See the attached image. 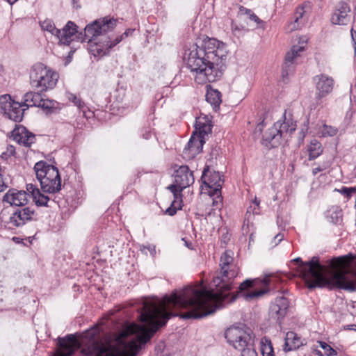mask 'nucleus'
<instances>
[{
    "instance_id": "1",
    "label": "nucleus",
    "mask_w": 356,
    "mask_h": 356,
    "mask_svg": "<svg viewBox=\"0 0 356 356\" xmlns=\"http://www.w3.org/2000/svg\"><path fill=\"white\" fill-rule=\"evenodd\" d=\"M233 255L234 252L227 250L220 257V270L215 273L211 281L216 291L204 286H186L164 296L159 306L143 311L138 316V321L142 323L139 330L144 334L145 341L165 325L172 316L197 319L214 313L217 307H213V305L227 300L231 295L234 280L238 273V269L232 263Z\"/></svg>"
},
{
    "instance_id": "2",
    "label": "nucleus",
    "mask_w": 356,
    "mask_h": 356,
    "mask_svg": "<svg viewBox=\"0 0 356 356\" xmlns=\"http://www.w3.org/2000/svg\"><path fill=\"white\" fill-rule=\"evenodd\" d=\"M223 44L214 38L196 43L185 54L187 67L196 73L199 84L214 82L220 79L226 70L227 55Z\"/></svg>"
},
{
    "instance_id": "3",
    "label": "nucleus",
    "mask_w": 356,
    "mask_h": 356,
    "mask_svg": "<svg viewBox=\"0 0 356 356\" xmlns=\"http://www.w3.org/2000/svg\"><path fill=\"white\" fill-rule=\"evenodd\" d=\"M292 261L298 264L300 274L305 279L309 289L327 287L329 289L337 288L349 291H356L353 277L346 271L337 272L330 277L323 275L321 270L324 266L321 264L318 257L314 256L305 262L300 257H297Z\"/></svg>"
},
{
    "instance_id": "4",
    "label": "nucleus",
    "mask_w": 356,
    "mask_h": 356,
    "mask_svg": "<svg viewBox=\"0 0 356 356\" xmlns=\"http://www.w3.org/2000/svg\"><path fill=\"white\" fill-rule=\"evenodd\" d=\"M33 169L44 193L54 194L61 190V178L56 167L40 161L35 164Z\"/></svg>"
},
{
    "instance_id": "5",
    "label": "nucleus",
    "mask_w": 356,
    "mask_h": 356,
    "mask_svg": "<svg viewBox=\"0 0 356 356\" xmlns=\"http://www.w3.org/2000/svg\"><path fill=\"white\" fill-rule=\"evenodd\" d=\"M58 74L41 63L34 64L30 70V83L38 92L53 89L58 80Z\"/></svg>"
},
{
    "instance_id": "6",
    "label": "nucleus",
    "mask_w": 356,
    "mask_h": 356,
    "mask_svg": "<svg viewBox=\"0 0 356 356\" xmlns=\"http://www.w3.org/2000/svg\"><path fill=\"white\" fill-rule=\"evenodd\" d=\"M270 278L266 275L263 279H247L239 285L236 295H232L231 302L234 301L238 295L245 300H252L262 296L269 291Z\"/></svg>"
},
{
    "instance_id": "7",
    "label": "nucleus",
    "mask_w": 356,
    "mask_h": 356,
    "mask_svg": "<svg viewBox=\"0 0 356 356\" xmlns=\"http://www.w3.org/2000/svg\"><path fill=\"white\" fill-rule=\"evenodd\" d=\"M202 184L210 189L209 195L216 196V200H213V204L218 205L222 202L221 189L224 183L223 175L218 171H211L209 166L204 168L201 177Z\"/></svg>"
},
{
    "instance_id": "8",
    "label": "nucleus",
    "mask_w": 356,
    "mask_h": 356,
    "mask_svg": "<svg viewBox=\"0 0 356 356\" xmlns=\"http://www.w3.org/2000/svg\"><path fill=\"white\" fill-rule=\"evenodd\" d=\"M118 20L114 18L104 17L88 24L84 29V40L88 42L96 40L97 38L116 26Z\"/></svg>"
},
{
    "instance_id": "9",
    "label": "nucleus",
    "mask_w": 356,
    "mask_h": 356,
    "mask_svg": "<svg viewBox=\"0 0 356 356\" xmlns=\"http://www.w3.org/2000/svg\"><path fill=\"white\" fill-rule=\"evenodd\" d=\"M23 102L21 103L13 100L8 94L0 96V109L8 118L14 122H19L23 120L25 108L23 107Z\"/></svg>"
},
{
    "instance_id": "10",
    "label": "nucleus",
    "mask_w": 356,
    "mask_h": 356,
    "mask_svg": "<svg viewBox=\"0 0 356 356\" xmlns=\"http://www.w3.org/2000/svg\"><path fill=\"white\" fill-rule=\"evenodd\" d=\"M225 337L235 349L247 346L250 341V334L238 327H229L225 332Z\"/></svg>"
},
{
    "instance_id": "11",
    "label": "nucleus",
    "mask_w": 356,
    "mask_h": 356,
    "mask_svg": "<svg viewBox=\"0 0 356 356\" xmlns=\"http://www.w3.org/2000/svg\"><path fill=\"white\" fill-rule=\"evenodd\" d=\"M134 31V29H129L122 35L117 36L113 40H111L110 37L106 36L102 42H95L96 47L92 49L94 56L102 57L108 55L111 49L122 40L124 35L127 37L131 35Z\"/></svg>"
},
{
    "instance_id": "12",
    "label": "nucleus",
    "mask_w": 356,
    "mask_h": 356,
    "mask_svg": "<svg viewBox=\"0 0 356 356\" xmlns=\"http://www.w3.org/2000/svg\"><path fill=\"white\" fill-rule=\"evenodd\" d=\"M35 215V210L29 207L17 208L9 218L8 224L12 227H19L31 221Z\"/></svg>"
},
{
    "instance_id": "13",
    "label": "nucleus",
    "mask_w": 356,
    "mask_h": 356,
    "mask_svg": "<svg viewBox=\"0 0 356 356\" xmlns=\"http://www.w3.org/2000/svg\"><path fill=\"white\" fill-rule=\"evenodd\" d=\"M289 307V300L282 296H277L270 307V317L275 320L277 323L281 324L282 321L285 317Z\"/></svg>"
},
{
    "instance_id": "14",
    "label": "nucleus",
    "mask_w": 356,
    "mask_h": 356,
    "mask_svg": "<svg viewBox=\"0 0 356 356\" xmlns=\"http://www.w3.org/2000/svg\"><path fill=\"white\" fill-rule=\"evenodd\" d=\"M351 9L348 3L339 1L331 16V22L335 25H347L351 20Z\"/></svg>"
},
{
    "instance_id": "15",
    "label": "nucleus",
    "mask_w": 356,
    "mask_h": 356,
    "mask_svg": "<svg viewBox=\"0 0 356 356\" xmlns=\"http://www.w3.org/2000/svg\"><path fill=\"white\" fill-rule=\"evenodd\" d=\"M314 81L316 83V98L321 99L332 91L334 80L332 77L325 74L315 76Z\"/></svg>"
},
{
    "instance_id": "16",
    "label": "nucleus",
    "mask_w": 356,
    "mask_h": 356,
    "mask_svg": "<svg viewBox=\"0 0 356 356\" xmlns=\"http://www.w3.org/2000/svg\"><path fill=\"white\" fill-rule=\"evenodd\" d=\"M28 197H30V193L27 191L10 188L3 195V202L9 204L10 206L20 208L27 204L29 201Z\"/></svg>"
},
{
    "instance_id": "17",
    "label": "nucleus",
    "mask_w": 356,
    "mask_h": 356,
    "mask_svg": "<svg viewBox=\"0 0 356 356\" xmlns=\"http://www.w3.org/2000/svg\"><path fill=\"white\" fill-rule=\"evenodd\" d=\"M11 134L14 140L26 147H30L35 142V135L23 125L16 124Z\"/></svg>"
},
{
    "instance_id": "18",
    "label": "nucleus",
    "mask_w": 356,
    "mask_h": 356,
    "mask_svg": "<svg viewBox=\"0 0 356 356\" xmlns=\"http://www.w3.org/2000/svg\"><path fill=\"white\" fill-rule=\"evenodd\" d=\"M175 183L184 189L194 183L193 172L191 171L187 165H181L175 171Z\"/></svg>"
},
{
    "instance_id": "19",
    "label": "nucleus",
    "mask_w": 356,
    "mask_h": 356,
    "mask_svg": "<svg viewBox=\"0 0 356 356\" xmlns=\"http://www.w3.org/2000/svg\"><path fill=\"white\" fill-rule=\"evenodd\" d=\"M305 48L301 46H293L291 51L286 54L284 65L282 68V76L285 77L292 74L294 71L296 59L300 56V53L303 51Z\"/></svg>"
},
{
    "instance_id": "20",
    "label": "nucleus",
    "mask_w": 356,
    "mask_h": 356,
    "mask_svg": "<svg viewBox=\"0 0 356 356\" xmlns=\"http://www.w3.org/2000/svg\"><path fill=\"white\" fill-rule=\"evenodd\" d=\"M60 347L59 356H72L78 348V342L73 334H67L64 338L58 339Z\"/></svg>"
},
{
    "instance_id": "21",
    "label": "nucleus",
    "mask_w": 356,
    "mask_h": 356,
    "mask_svg": "<svg viewBox=\"0 0 356 356\" xmlns=\"http://www.w3.org/2000/svg\"><path fill=\"white\" fill-rule=\"evenodd\" d=\"M273 126L279 131V134H282V138H285L288 134H291L296 129V122L294 121L290 113L287 114L286 111L284 113L283 121L278 120L273 124Z\"/></svg>"
},
{
    "instance_id": "22",
    "label": "nucleus",
    "mask_w": 356,
    "mask_h": 356,
    "mask_svg": "<svg viewBox=\"0 0 356 356\" xmlns=\"http://www.w3.org/2000/svg\"><path fill=\"white\" fill-rule=\"evenodd\" d=\"M282 134L273 125L268 128L262 135V145L268 149L278 147L282 140Z\"/></svg>"
},
{
    "instance_id": "23",
    "label": "nucleus",
    "mask_w": 356,
    "mask_h": 356,
    "mask_svg": "<svg viewBox=\"0 0 356 356\" xmlns=\"http://www.w3.org/2000/svg\"><path fill=\"white\" fill-rule=\"evenodd\" d=\"M205 143V139L203 136H198L193 133L187 146L184 149V153H188V156L194 157L202 151L203 145Z\"/></svg>"
},
{
    "instance_id": "24",
    "label": "nucleus",
    "mask_w": 356,
    "mask_h": 356,
    "mask_svg": "<svg viewBox=\"0 0 356 356\" xmlns=\"http://www.w3.org/2000/svg\"><path fill=\"white\" fill-rule=\"evenodd\" d=\"M212 122L207 115H200L196 118L195 123V133L198 136H203L208 135L212 131Z\"/></svg>"
},
{
    "instance_id": "25",
    "label": "nucleus",
    "mask_w": 356,
    "mask_h": 356,
    "mask_svg": "<svg viewBox=\"0 0 356 356\" xmlns=\"http://www.w3.org/2000/svg\"><path fill=\"white\" fill-rule=\"evenodd\" d=\"M26 191L30 193V197L33 198V201L37 207H50L48 204L50 198L47 195L42 194L35 185L27 184Z\"/></svg>"
},
{
    "instance_id": "26",
    "label": "nucleus",
    "mask_w": 356,
    "mask_h": 356,
    "mask_svg": "<svg viewBox=\"0 0 356 356\" xmlns=\"http://www.w3.org/2000/svg\"><path fill=\"white\" fill-rule=\"evenodd\" d=\"M77 26L72 22L69 21L65 26L60 29V33L58 36L59 42L63 44L70 45L72 42V37L77 32Z\"/></svg>"
},
{
    "instance_id": "27",
    "label": "nucleus",
    "mask_w": 356,
    "mask_h": 356,
    "mask_svg": "<svg viewBox=\"0 0 356 356\" xmlns=\"http://www.w3.org/2000/svg\"><path fill=\"white\" fill-rule=\"evenodd\" d=\"M302 345L301 338L294 332H288L286 334L284 350L289 352L300 348Z\"/></svg>"
},
{
    "instance_id": "28",
    "label": "nucleus",
    "mask_w": 356,
    "mask_h": 356,
    "mask_svg": "<svg viewBox=\"0 0 356 356\" xmlns=\"http://www.w3.org/2000/svg\"><path fill=\"white\" fill-rule=\"evenodd\" d=\"M42 92H28L23 97V104L26 108L32 106L40 107L42 101Z\"/></svg>"
},
{
    "instance_id": "29",
    "label": "nucleus",
    "mask_w": 356,
    "mask_h": 356,
    "mask_svg": "<svg viewBox=\"0 0 356 356\" xmlns=\"http://www.w3.org/2000/svg\"><path fill=\"white\" fill-rule=\"evenodd\" d=\"M323 147L320 142L316 139L311 140L310 144L307 147V151L309 152V161L316 159L323 153Z\"/></svg>"
},
{
    "instance_id": "30",
    "label": "nucleus",
    "mask_w": 356,
    "mask_h": 356,
    "mask_svg": "<svg viewBox=\"0 0 356 356\" xmlns=\"http://www.w3.org/2000/svg\"><path fill=\"white\" fill-rule=\"evenodd\" d=\"M206 100L213 106L214 109L219 108L222 102L221 93L218 90L208 89L206 94Z\"/></svg>"
},
{
    "instance_id": "31",
    "label": "nucleus",
    "mask_w": 356,
    "mask_h": 356,
    "mask_svg": "<svg viewBox=\"0 0 356 356\" xmlns=\"http://www.w3.org/2000/svg\"><path fill=\"white\" fill-rule=\"evenodd\" d=\"M59 104L54 100L42 99L40 108H42L47 113H56L59 111Z\"/></svg>"
},
{
    "instance_id": "32",
    "label": "nucleus",
    "mask_w": 356,
    "mask_h": 356,
    "mask_svg": "<svg viewBox=\"0 0 356 356\" xmlns=\"http://www.w3.org/2000/svg\"><path fill=\"white\" fill-rule=\"evenodd\" d=\"M243 15H247L250 20L254 21L257 24H260L264 22L252 12V10L247 8L243 6H240L238 12V16H243Z\"/></svg>"
},
{
    "instance_id": "33",
    "label": "nucleus",
    "mask_w": 356,
    "mask_h": 356,
    "mask_svg": "<svg viewBox=\"0 0 356 356\" xmlns=\"http://www.w3.org/2000/svg\"><path fill=\"white\" fill-rule=\"evenodd\" d=\"M40 26L42 30L51 33L57 38L60 33V29H57L55 26L54 23L51 19H45L40 22Z\"/></svg>"
},
{
    "instance_id": "34",
    "label": "nucleus",
    "mask_w": 356,
    "mask_h": 356,
    "mask_svg": "<svg viewBox=\"0 0 356 356\" xmlns=\"http://www.w3.org/2000/svg\"><path fill=\"white\" fill-rule=\"evenodd\" d=\"M343 212L341 209L336 208L330 214L331 222L334 224H340L342 221Z\"/></svg>"
},
{
    "instance_id": "35",
    "label": "nucleus",
    "mask_w": 356,
    "mask_h": 356,
    "mask_svg": "<svg viewBox=\"0 0 356 356\" xmlns=\"http://www.w3.org/2000/svg\"><path fill=\"white\" fill-rule=\"evenodd\" d=\"M237 350L241 352V356H257L256 350L250 345V341H248L247 346H244L241 348H237Z\"/></svg>"
},
{
    "instance_id": "36",
    "label": "nucleus",
    "mask_w": 356,
    "mask_h": 356,
    "mask_svg": "<svg viewBox=\"0 0 356 356\" xmlns=\"http://www.w3.org/2000/svg\"><path fill=\"white\" fill-rule=\"evenodd\" d=\"M267 343H262L261 353L263 356H275L273 344L270 341H266Z\"/></svg>"
},
{
    "instance_id": "37",
    "label": "nucleus",
    "mask_w": 356,
    "mask_h": 356,
    "mask_svg": "<svg viewBox=\"0 0 356 356\" xmlns=\"http://www.w3.org/2000/svg\"><path fill=\"white\" fill-rule=\"evenodd\" d=\"M337 129L336 127L324 124L323 126L321 132L324 137L326 136H334L337 134Z\"/></svg>"
},
{
    "instance_id": "38",
    "label": "nucleus",
    "mask_w": 356,
    "mask_h": 356,
    "mask_svg": "<svg viewBox=\"0 0 356 356\" xmlns=\"http://www.w3.org/2000/svg\"><path fill=\"white\" fill-rule=\"evenodd\" d=\"M320 347L325 350L327 356H334L337 355V352L325 341H319Z\"/></svg>"
},
{
    "instance_id": "39",
    "label": "nucleus",
    "mask_w": 356,
    "mask_h": 356,
    "mask_svg": "<svg viewBox=\"0 0 356 356\" xmlns=\"http://www.w3.org/2000/svg\"><path fill=\"white\" fill-rule=\"evenodd\" d=\"M168 188L172 193L174 198L179 199L182 197L181 191L184 189H181L179 186L175 183V184L170 185Z\"/></svg>"
},
{
    "instance_id": "40",
    "label": "nucleus",
    "mask_w": 356,
    "mask_h": 356,
    "mask_svg": "<svg viewBox=\"0 0 356 356\" xmlns=\"http://www.w3.org/2000/svg\"><path fill=\"white\" fill-rule=\"evenodd\" d=\"M337 191L349 199L352 196L353 193L356 192V188L353 187L348 188L343 186L341 189L337 190Z\"/></svg>"
},
{
    "instance_id": "41",
    "label": "nucleus",
    "mask_w": 356,
    "mask_h": 356,
    "mask_svg": "<svg viewBox=\"0 0 356 356\" xmlns=\"http://www.w3.org/2000/svg\"><path fill=\"white\" fill-rule=\"evenodd\" d=\"M110 356H136V354L129 353V351L126 348H124L122 349H116L115 351Z\"/></svg>"
},
{
    "instance_id": "42",
    "label": "nucleus",
    "mask_w": 356,
    "mask_h": 356,
    "mask_svg": "<svg viewBox=\"0 0 356 356\" xmlns=\"http://www.w3.org/2000/svg\"><path fill=\"white\" fill-rule=\"evenodd\" d=\"M71 96H72V99L70 98V99L72 100V102L74 103V104L75 106H76L79 108L81 109L83 113H85L86 111L84 110V107H85L84 102H82L80 98L77 97L76 96H75L74 95H71Z\"/></svg>"
},
{
    "instance_id": "43",
    "label": "nucleus",
    "mask_w": 356,
    "mask_h": 356,
    "mask_svg": "<svg viewBox=\"0 0 356 356\" xmlns=\"http://www.w3.org/2000/svg\"><path fill=\"white\" fill-rule=\"evenodd\" d=\"M15 153V147L13 145H9L6 147V151L2 153L1 158L7 159L8 158L13 156Z\"/></svg>"
},
{
    "instance_id": "44",
    "label": "nucleus",
    "mask_w": 356,
    "mask_h": 356,
    "mask_svg": "<svg viewBox=\"0 0 356 356\" xmlns=\"http://www.w3.org/2000/svg\"><path fill=\"white\" fill-rule=\"evenodd\" d=\"M330 165V163L329 162H323L321 165H319L318 167L313 168L312 175L315 176L318 172L327 169Z\"/></svg>"
},
{
    "instance_id": "45",
    "label": "nucleus",
    "mask_w": 356,
    "mask_h": 356,
    "mask_svg": "<svg viewBox=\"0 0 356 356\" xmlns=\"http://www.w3.org/2000/svg\"><path fill=\"white\" fill-rule=\"evenodd\" d=\"M305 13L304 7L299 6L296 8V13L294 14V24L298 23L299 19H300Z\"/></svg>"
},
{
    "instance_id": "46",
    "label": "nucleus",
    "mask_w": 356,
    "mask_h": 356,
    "mask_svg": "<svg viewBox=\"0 0 356 356\" xmlns=\"http://www.w3.org/2000/svg\"><path fill=\"white\" fill-rule=\"evenodd\" d=\"M344 257H338V258H333L330 261V266L332 268H337L338 266H341L343 263Z\"/></svg>"
},
{
    "instance_id": "47",
    "label": "nucleus",
    "mask_w": 356,
    "mask_h": 356,
    "mask_svg": "<svg viewBox=\"0 0 356 356\" xmlns=\"http://www.w3.org/2000/svg\"><path fill=\"white\" fill-rule=\"evenodd\" d=\"M8 186L3 179L2 168L0 166V192L3 191Z\"/></svg>"
},
{
    "instance_id": "48",
    "label": "nucleus",
    "mask_w": 356,
    "mask_h": 356,
    "mask_svg": "<svg viewBox=\"0 0 356 356\" xmlns=\"http://www.w3.org/2000/svg\"><path fill=\"white\" fill-rule=\"evenodd\" d=\"M177 210H179V209H177L174 205H170L166 210H165V213L170 216H173L174 215L176 214Z\"/></svg>"
},
{
    "instance_id": "49",
    "label": "nucleus",
    "mask_w": 356,
    "mask_h": 356,
    "mask_svg": "<svg viewBox=\"0 0 356 356\" xmlns=\"http://www.w3.org/2000/svg\"><path fill=\"white\" fill-rule=\"evenodd\" d=\"M170 205H174L177 209H182V197H180L179 199L174 198V200L172 202Z\"/></svg>"
},
{
    "instance_id": "50",
    "label": "nucleus",
    "mask_w": 356,
    "mask_h": 356,
    "mask_svg": "<svg viewBox=\"0 0 356 356\" xmlns=\"http://www.w3.org/2000/svg\"><path fill=\"white\" fill-rule=\"evenodd\" d=\"M284 239V235L282 234H277L275 237V245L280 243Z\"/></svg>"
},
{
    "instance_id": "51",
    "label": "nucleus",
    "mask_w": 356,
    "mask_h": 356,
    "mask_svg": "<svg viewBox=\"0 0 356 356\" xmlns=\"http://www.w3.org/2000/svg\"><path fill=\"white\" fill-rule=\"evenodd\" d=\"M79 1L80 0H72V4L74 8L76 10L81 8V6Z\"/></svg>"
},
{
    "instance_id": "52",
    "label": "nucleus",
    "mask_w": 356,
    "mask_h": 356,
    "mask_svg": "<svg viewBox=\"0 0 356 356\" xmlns=\"http://www.w3.org/2000/svg\"><path fill=\"white\" fill-rule=\"evenodd\" d=\"M231 27L233 31H240L241 28L232 20L231 22Z\"/></svg>"
},
{
    "instance_id": "53",
    "label": "nucleus",
    "mask_w": 356,
    "mask_h": 356,
    "mask_svg": "<svg viewBox=\"0 0 356 356\" xmlns=\"http://www.w3.org/2000/svg\"><path fill=\"white\" fill-rule=\"evenodd\" d=\"M183 241H184V242H185V245H186L188 248H189V249H191V250L193 249V245H192V243H191V242H188V241H185V240H184V238H183Z\"/></svg>"
},
{
    "instance_id": "54",
    "label": "nucleus",
    "mask_w": 356,
    "mask_h": 356,
    "mask_svg": "<svg viewBox=\"0 0 356 356\" xmlns=\"http://www.w3.org/2000/svg\"><path fill=\"white\" fill-rule=\"evenodd\" d=\"M353 32H354V29H353V28H352L350 30L351 37H352L353 40L355 41V35H353Z\"/></svg>"
},
{
    "instance_id": "55",
    "label": "nucleus",
    "mask_w": 356,
    "mask_h": 356,
    "mask_svg": "<svg viewBox=\"0 0 356 356\" xmlns=\"http://www.w3.org/2000/svg\"><path fill=\"white\" fill-rule=\"evenodd\" d=\"M13 239L14 241H15L17 243H19V240H20L19 238H18V237H13Z\"/></svg>"
},
{
    "instance_id": "56",
    "label": "nucleus",
    "mask_w": 356,
    "mask_h": 356,
    "mask_svg": "<svg viewBox=\"0 0 356 356\" xmlns=\"http://www.w3.org/2000/svg\"><path fill=\"white\" fill-rule=\"evenodd\" d=\"M259 202L260 201L259 200H257V198H255L254 201V203L256 204V205H259Z\"/></svg>"
},
{
    "instance_id": "57",
    "label": "nucleus",
    "mask_w": 356,
    "mask_h": 356,
    "mask_svg": "<svg viewBox=\"0 0 356 356\" xmlns=\"http://www.w3.org/2000/svg\"><path fill=\"white\" fill-rule=\"evenodd\" d=\"M316 354L319 356H323V353L320 350H316Z\"/></svg>"
},
{
    "instance_id": "58",
    "label": "nucleus",
    "mask_w": 356,
    "mask_h": 356,
    "mask_svg": "<svg viewBox=\"0 0 356 356\" xmlns=\"http://www.w3.org/2000/svg\"><path fill=\"white\" fill-rule=\"evenodd\" d=\"M353 326V325H347V330H353V328H352V327Z\"/></svg>"
},
{
    "instance_id": "59",
    "label": "nucleus",
    "mask_w": 356,
    "mask_h": 356,
    "mask_svg": "<svg viewBox=\"0 0 356 356\" xmlns=\"http://www.w3.org/2000/svg\"><path fill=\"white\" fill-rule=\"evenodd\" d=\"M261 126L262 125H261V124H258L257 129H258L259 131H261Z\"/></svg>"
},
{
    "instance_id": "60",
    "label": "nucleus",
    "mask_w": 356,
    "mask_h": 356,
    "mask_svg": "<svg viewBox=\"0 0 356 356\" xmlns=\"http://www.w3.org/2000/svg\"><path fill=\"white\" fill-rule=\"evenodd\" d=\"M74 51H70V53H69L68 57L70 58L71 55H72L74 54Z\"/></svg>"
},
{
    "instance_id": "61",
    "label": "nucleus",
    "mask_w": 356,
    "mask_h": 356,
    "mask_svg": "<svg viewBox=\"0 0 356 356\" xmlns=\"http://www.w3.org/2000/svg\"><path fill=\"white\" fill-rule=\"evenodd\" d=\"M293 29H297V26H296V24H294V26H293Z\"/></svg>"
}]
</instances>
